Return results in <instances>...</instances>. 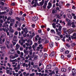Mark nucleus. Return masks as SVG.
Instances as JSON below:
<instances>
[{"mask_svg":"<svg viewBox=\"0 0 76 76\" xmlns=\"http://www.w3.org/2000/svg\"><path fill=\"white\" fill-rule=\"evenodd\" d=\"M52 25L53 26V28H56V23H53L52 24Z\"/></svg>","mask_w":76,"mask_h":76,"instance_id":"b1692460","label":"nucleus"},{"mask_svg":"<svg viewBox=\"0 0 76 76\" xmlns=\"http://www.w3.org/2000/svg\"><path fill=\"white\" fill-rule=\"evenodd\" d=\"M53 42H50L49 43V46L51 48L53 47Z\"/></svg>","mask_w":76,"mask_h":76,"instance_id":"dca6fc26","label":"nucleus"},{"mask_svg":"<svg viewBox=\"0 0 76 76\" xmlns=\"http://www.w3.org/2000/svg\"><path fill=\"white\" fill-rule=\"evenodd\" d=\"M72 73L73 75H75V74L76 73V70L75 69H73L72 70Z\"/></svg>","mask_w":76,"mask_h":76,"instance_id":"423d86ee","label":"nucleus"},{"mask_svg":"<svg viewBox=\"0 0 76 76\" xmlns=\"http://www.w3.org/2000/svg\"><path fill=\"white\" fill-rule=\"evenodd\" d=\"M68 16L69 19H72V15H70V14H68Z\"/></svg>","mask_w":76,"mask_h":76,"instance_id":"4be33fe9","label":"nucleus"},{"mask_svg":"<svg viewBox=\"0 0 76 76\" xmlns=\"http://www.w3.org/2000/svg\"><path fill=\"white\" fill-rule=\"evenodd\" d=\"M18 65V63H16L15 65H13L12 66L13 67H16V66Z\"/></svg>","mask_w":76,"mask_h":76,"instance_id":"37998d69","label":"nucleus"},{"mask_svg":"<svg viewBox=\"0 0 76 76\" xmlns=\"http://www.w3.org/2000/svg\"><path fill=\"white\" fill-rule=\"evenodd\" d=\"M50 52L51 53L50 55V57H54V51L52 50L50 51Z\"/></svg>","mask_w":76,"mask_h":76,"instance_id":"f03ea898","label":"nucleus"},{"mask_svg":"<svg viewBox=\"0 0 76 76\" xmlns=\"http://www.w3.org/2000/svg\"><path fill=\"white\" fill-rule=\"evenodd\" d=\"M70 52V51L69 50H66L65 51V54H68L69 53V52Z\"/></svg>","mask_w":76,"mask_h":76,"instance_id":"a211bd4d","label":"nucleus"},{"mask_svg":"<svg viewBox=\"0 0 76 76\" xmlns=\"http://www.w3.org/2000/svg\"><path fill=\"white\" fill-rule=\"evenodd\" d=\"M68 31L69 32V33L71 34V33H72L73 31H72V29H69L68 30Z\"/></svg>","mask_w":76,"mask_h":76,"instance_id":"a878e982","label":"nucleus"},{"mask_svg":"<svg viewBox=\"0 0 76 76\" xmlns=\"http://www.w3.org/2000/svg\"><path fill=\"white\" fill-rule=\"evenodd\" d=\"M57 34L58 35H60L61 34V32H60L58 31L57 32Z\"/></svg>","mask_w":76,"mask_h":76,"instance_id":"a19ab883","label":"nucleus"},{"mask_svg":"<svg viewBox=\"0 0 76 76\" xmlns=\"http://www.w3.org/2000/svg\"><path fill=\"white\" fill-rule=\"evenodd\" d=\"M66 38V37H63V39H62V40L64 41V42H65V40L64 39Z\"/></svg>","mask_w":76,"mask_h":76,"instance_id":"2f4dec72","label":"nucleus"},{"mask_svg":"<svg viewBox=\"0 0 76 76\" xmlns=\"http://www.w3.org/2000/svg\"><path fill=\"white\" fill-rule=\"evenodd\" d=\"M21 58H22V57L23 56V53L22 52L21 53Z\"/></svg>","mask_w":76,"mask_h":76,"instance_id":"8fccbe9b","label":"nucleus"},{"mask_svg":"<svg viewBox=\"0 0 76 76\" xmlns=\"http://www.w3.org/2000/svg\"><path fill=\"white\" fill-rule=\"evenodd\" d=\"M26 45H27V46H29L30 45H29V43H26Z\"/></svg>","mask_w":76,"mask_h":76,"instance_id":"c03bdc74","label":"nucleus"},{"mask_svg":"<svg viewBox=\"0 0 76 76\" xmlns=\"http://www.w3.org/2000/svg\"><path fill=\"white\" fill-rule=\"evenodd\" d=\"M56 69L57 70V71H56V73L57 74L58 73V68H56Z\"/></svg>","mask_w":76,"mask_h":76,"instance_id":"3c124183","label":"nucleus"},{"mask_svg":"<svg viewBox=\"0 0 76 76\" xmlns=\"http://www.w3.org/2000/svg\"><path fill=\"white\" fill-rule=\"evenodd\" d=\"M9 46H10V48H12V44H10L9 45Z\"/></svg>","mask_w":76,"mask_h":76,"instance_id":"79ce46f5","label":"nucleus"},{"mask_svg":"<svg viewBox=\"0 0 76 76\" xmlns=\"http://www.w3.org/2000/svg\"><path fill=\"white\" fill-rule=\"evenodd\" d=\"M23 13L21 11L20 12V15H22V14Z\"/></svg>","mask_w":76,"mask_h":76,"instance_id":"774afa93","label":"nucleus"},{"mask_svg":"<svg viewBox=\"0 0 76 76\" xmlns=\"http://www.w3.org/2000/svg\"><path fill=\"white\" fill-rule=\"evenodd\" d=\"M18 41V38L17 37L15 36L13 38V41Z\"/></svg>","mask_w":76,"mask_h":76,"instance_id":"9d476101","label":"nucleus"},{"mask_svg":"<svg viewBox=\"0 0 76 76\" xmlns=\"http://www.w3.org/2000/svg\"><path fill=\"white\" fill-rule=\"evenodd\" d=\"M28 29H27V28H24V30H23L24 32L26 34H27V32H29V31H28Z\"/></svg>","mask_w":76,"mask_h":76,"instance_id":"4468645a","label":"nucleus"},{"mask_svg":"<svg viewBox=\"0 0 76 76\" xmlns=\"http://www.w3.org/2000/svg\"><path fill=\"white\" fill-rule=\"evenodd\" d=\"M32 19L33 21H36V20H38V18L37 17H34L32 18Z\"/></svg>","mask_w":76,"mask_h":76,"instance_id":"7ed1b4c3","label":"nucleus"},{"mask_svg":"<svg viewBox=\"0 0 76 76\" xmlns=\"http://www.w3.org/2000/svg\"><path fill=\"white\" fill-rule=\"evenodd\" d=\"M6 24H7V23H5L4 24V25L3 26V27H5Z\"/></svg>","mask_w":76,"mask_h":76,"instance_id":"5fc2aeb1","label":"nucleus"},{"mask_svg":"<svg viewBox=\"0 0 76 76\" xmlns=\"http://www.w3.org/2000/svg\"><path fill=\"white\" fill-rule=\"evenodd\" d=\"M12 43L13 45H16V43L15 42H14L13 41L12 42Z\"/></svg>","mask_w":76,"mask_h":76,"instance_id":"49530a36","label":"nucleus"},{"mask_svg":"<svg viewBox=\"0 0 76 76\" xmlns=\"http://www.w3.org/2000/svg\"><path fill=\"white\" fill-rule=\"evenodd\" d=\"M33 67L34 68H37V67H38V65H34L33 66Z\"/></svg>","mask_w":76,"mask_h":76,"instance_id":"4c0bfd02","label":"nucleus"},{"mask_svg":"<svg viewBox=\"0 0 76 76\" xmlns=\"http://www.w3.org/2000/svg\"><path fill=\"white\" fill-rule=\"evenodd\" d=\"M38 32L39 33H41L42 32V30H38Z\"/></svg>","mask_w":76,"mask_h":76,"instance_id":"6e6d98bb","label":"nucleus"},{"mask_svg":"<svg viewBox=\"0 0 76 76\" xmlns=\"http://www.w3.org/2000/svg\"><path fill=\"white\" fill-rule=\"evenodd\" d=\"M6 73L7 74H9L10 73V71L9 70H6Z\"/></svg>","mask_w":76,"mask_h":76,"instance_id":"7c9ffc66","label":"nucleus"},{"mask_svg":"<svg viewBox=\"0 0 76 76\" xmlns=\"http://www.w3.org/2000/svg\"><path fill=\"white\" fill-rule=\"evenodd\" d=\"M65 28H63V31L64 32V33H65V34H66V35H68L69 34V32L68 30H67Z\"/></svg>","mask_w":76,"mask_h":76,"instance_id":"f257e3e1","label":"nucleus"},{"mask_svg":"<svg viewBox=\"0 0 76 76\" xmlns=\"http://www.w3.org/2000/svg\"><path fill=\"white\" fill-rule=\"evenodd\" d=\"M61 28H62L61 26H59V28H58V30L60 31L61 30Z\"/></svg>","mask_w":76,"mask_h":76,"instance_id":"c85d7f7f","label":"nucleus"},{"mask_svg":"<svg viewBox=\"0 0 76 76\" xmlns=\"http://www.w3.org/2000/svg\"><path fill=\"white\" fill-rule=\"evenodd\" d=\"M32 48H33V50H35V45H33L32 46Z\"/></svg>","mask_w":76,"mask_h":76,"instance_id":"13d9d810","label":"nucleus"},{"mask_svg":"<svg viewBox=\"0 0 76 76\" xmlns=\"http://www.w3.org/2000/svg\"><path fill=\"white\" fill-rule=\"evenodd\" d=\"M34 36H35V33H34V32H33L32 34V36L34 37Z\"/></svg>","mask_w":76,"mask_h":76,"instance_id":"69168bd1","label":"nucleus"},{"mask_svg":"<svg viewBox=\"0 0 76 76\" xmlns=\"http://www.w3.org/2000/svg\"><path fill=\"white\" fill-rule=\"evenodd\" d=\"M14 34L15 35H17L18 34V31H15L14 33Z\"/></svg>","mask_w":76,"mask_h":76,"instance_id":"a18cd8bd","label":"nucleus"},{"mask_svg":"<svg viewBox=\"0 0 76 76\" xmlns=\"http://www.w3.org/2000/svg\"><path fill=\"white\" fill-rule=\"evenodd\" d=\"M20 51H23V48L22 47H20Z\"/></svg>","mask_w":76,"mask_h":76,"instance_id":"e433bc0d","label":"nucleus"},{"mask_svg":"<svg viewBox=\"0 0 76 76\" xmlns=\"http://www.w3.org/2000/svg\"><path fill=\"white\" fill-rule=\"evenodd\" d=\"M64 50V48H61L60 50L61 52H63Z\"/></svg>","mask_w":76,"mask_h":76,"instance_id":"c756f323","label":"nucleus"},{"mask_svg":"<svg viewBox=\"0 0 76 76\" xmlns=\"http://www.w3.org/2000/svg\"><path fill=\"white\" fill-rule=\"evenodd\" d=\"M20 65L18 64L17 66V68L15 67L14 69H17L18 70H19L20 69Z\"/></svg>","mask_w":76,"mask_h":76,"instance_id":"f3484780","label":"nucleus"},{"mask_svg":"<svg viewBox=\"0 0 76 76\" xmlns=\"http://www.w3.org/2000/svg\"><path fill=\"white\" fill-rule=\"evenodd\" d=\"M71 57V55L70 54H69L67 55V57H68L69 58H70V57Z\"/></svg>","mask_w":76,"mask_h":76,"instance_id":"052dcab7","label":"nucleus"},{"mask_svg":"<svg viewBox=\"0 0 76 76\" xmlns=\"http://www.w3.org/2000/svg\"><path fill=\"white\" fill-rule=\"evenodd\" d=\"M71 45L72 47H74L75 45V43H72L71 44Z\"/></svg>","mask_w":76,"mask_h":76,"instance_id":"58836bf2","label":"nucleus"},{"mask_svg":"<svg viewBox=\"0 0 76 76\" xmlns=\"http://www.w3.org/2000/svg\"><path fill=\"white\" fill-rule=\"evenodd\" d=\"M40 47H38L37 48V50H38V51H39V49H40Z\"/></svg>","mask_w":76,"mask_h":76,"instance_id":"bf43d9fd","label":"nucleus"},{"mask_svg":"<svg viewBox=\"0 0 76 76\" xmlns=\"http://www.w3.org/2000/svg\"><path fill=\"white\" fill-rule=\"evenodd\" d=\"M0 4H1V5H4V3L3 2H1Z\"/></svg>","mask_w":76,"mask_h":76,"instance_id":"4d7b16f0","label":"nucleus"},{"mask_svg":"<svg viewBox=\"0 0 76 76\" xmlns=\"http://www.w3.org/2000/svg\"><path fill=\"white\" fill-rule=\"evenodd\" d=\"M17 53L19 55V54H20V51L17 50Z\"/></svg>","mask_w":76,"mask_h":76,"instance_id":"864d4df0","label":"nucleus"},{"mask_svg":"<svg viewBox=\"0 0 76 76\" xmlns=\"http://www.w3.org/2000/svg\"><path fill=\"white\" fill-rule=\"evenodd\" d=\"M10 58H12V59H13V55H11L10 56Z\"/></svg>","mask_w":76,"mask_h":76,"instance_id":"338daca9","label":"nucleus"},{"mask_svg":"<svg viewBox=\"0 0 76 76\" xmlns=\"http://www.w3.org/2000/svg\"><path fill=\"white\" fill-rule=\"evenodd\" d=\"M44 3V0H42V1L39 3V4L40 6H42Z\"/></svg>","mask_w":76,"mask_h":76,"instance_id":"9b49d317","label":"nucleus"},{"mask_svg":"<svg viewBox=\"0 0 76 76\" xmlns=\"http://www.w3.org/2000/svg\"><path fill=\"white\" fill-rule=\"evenodd\" d=\"M57 11L55 9L53 10L52 12V13L53 14L56 13H57Z\"/></svg>","mask_w":76,"mask_h":76,"instance_id":"5701e85b","label":"nucleus"},{"mask_svg":"<svg viewBox=\"0 0 76 76\" xmlns=\"http://www.w3.org/2000/svg\"><path fill=\"white\" fill-rule=\"evenodd\" d=\"M15 47V50H18V49H19V48L20 47V45H19L18 44H17L16 45Z\"/></svg>","mask_w":76,"mask_h":76,"instance_id":"0eeeda50","label":"nucleus"},{"mask_svg":"<svg viewBox=\"0 0 76 76\" xmlns=\"http://www.w3.org/2000/svg\"><path fill=\"white\" fill-rule=\"evenodd\" d=\"M48 55L46 53H45L44 55V58H46L47 57Z\"/></svg>","mask_w":76,"mask_h":76,"instance_id":"c9c22d12","label":"nucleus"},{"mask_svg":"<svg viewBox=\"0 0 76 76\" xmlns=\"http://www.w3.org/2000/svg\"><path fill=\"white\" fill-rule=\"evenodd\" d=\"M10 54H14L15 53V49H11L10 50Z\"/></svg>","mask_w":76,"mask_h":76,"instance_id":"39448f33","label":"nucleus"},{"mask_svg":"<svg viewBox=\"0 0 76 76\" xmlns=\"http://www.w3.org/2000/svg\"><path fill=\"white\" fill-rule=\"evenodd\" d=\"M66 21H67V22H69L70 21V20L68 18H66Z\"/></svg>","mask_w":76,"mask_h":76,"instance_id":"ea45409f","label":"nucleus"},{"mask_svg":"<svg viewBox=\"0 0 76 76\" xmlns=\"http://www.w3.org/2000/svg\"><path fill=\"white\" fill-rule=\"evenodd\" d=\"M72 28H75V23H72Z\"/></svg>","mask_w":76,"mask_h":76,"instance_id":"cd10ccee","label":"nucleus"},{"mask_svg":"<svg viewBox=\"0 0 76 76\" xmlns=\"http://www.w3.org/2000/svg\"><path fill=\"white\" fill-rule=\"evenodd\" d=\"M52 7V4H51V3L49 2L48 3V5L47 6L48 9H50V7Z\"/></svg>","mask_w":76,"mask_h":76,"instance_id":"20e7f679","label":"nucleus"},{"mask_svg":"<svg viewBox=\"0 0 76 76\" xmlns=\"http://www.w3.org/2000/svg\"><path fill=\"white\" fill-rule=\"evenodd\" d=\"M5 13V12H1L0 13L1 15H4Z\"/></svg>","mask_w":76,"mask_h":76,"instance_id":"680f3d73","label":"nucleus"},{"mask_svg":"<svg viewBox=\"0 0 76 76\" xmlns=\"http://www.w3.org/2000/svg\"><path fill=\"white\" fill-rule=\"evenodd\" d=\"M10 32H11V33H13V32H14V30H13V29H12L11 27L10 26Z\"/></svg>","mask_w":76,"mask_h":76,"instance_id":"1a4fd4ad","label":"nucleus"},{"mask_svg":"<svg viewBox=\"0 0 76 76\" xmlns=\"http://www.w3.org/2000/svg\"><path fill=\"white\" fill-rule=\"evenodd\" d=\"M55 38L56 40L57 41H58L60 39V38L59 37L56 36L55 37Z\"/></svg>","mask_w":76,"mask_h":76,"instance_id":"2eb2a0df","label":"nucleus"},{"mask_svg":"<svg viewBox=\"0 0 76 76\" xmlns=\"http://www.w3.org/2000/svg\"><path fill=\"white\" fill-rule=\"evenodd\" d=\"M55 73V72L54 71H53L52 73H50V75H52L53 74H54Z\"/></svg>","mask_w":76,"mask_h":76,"instance_id":"72a5a7b5","label":"nucleus"},{"mask_svg":"<svg viewBox=\"0 0 76 76\" xmlns=\"http://www.w3.org/2000/svg\"><path fill=\"white\" fill-rule=\"evenodd\" d=\"M23 74L24 76H28L29 75V73H28L26 74V73L25 72H23Z\"/></svg>","mask_w":76,"mask_h":76,"instance_id":"6e6552de","label":"nucleus"},{"mask_svg":"<svg viewBox=\"0 0 76 76\" xmlns=\"http://www.w3.org/2000/svg\"><path fill=\"white\" fill-rule=\"evenodd\" d=\"M1 60H3V59H4V58L2 56H1L0 58Z\"/></svg>","mask_w":76,"mask_h":76,"instance_id":"0e129e2a","label":"nucleus"},{"mask_svg":"<svg viewBox=\"0 0 76 76\" xmlns=\"http://www.w3.org/2000/svg\"><path fill=\"white\" fill-rule=\"evenodd\" d=\"M7 66H9V67H10V66H11V65L9 64V63H8Z\"/></svg>","mask_w":76,"mask_h":76,"instance_id":"e2e57ef3","label":"nucleus"},{"mask_svg":"<svg viewBox=\"0 0 76 76\" xmlns=\"http://www.w3.org/2000/svg\"><path fill=\"white\" fill-rule=\"evenodd\" d=\"M61 71L63 72H65L66 71V69L64 68H62L61 69Z\"/></svg>","mask_w":76,"mask_h":76,"instance_id":"393cba45","label":"nucleus"},{"mask_svg":"<svg viewBox=\"0 0 76 76\" xmlns=\"http://www.w3.org/2000/svg\"><path fill=\"white\" fill-rule=\"evenodd\" d=\"M15 56L16 57H19V55H18L17 54H15Z\"/></svg>","mask_w":76,"mask_h":76,"instance_id":"09e8293b","label":"nucleus"},{"mask_svg":"<svg viewBox=\"0 0 76 76\" xmlns=\"http://www.w3.org/2000/svg\"><path fill=\"white\" fill-rule=\"evenodd\" d=\"M59 7H60V8H61V6H63V3L60 2H59Z\"/></svg>","mask_w":76,"mask_h":76,"instance_id":"bb28decb","label":"nucleus"},{"mask_svg":"<svg viewBox=\"0 0 76 76\" xmlns=\"http://www.w3.org/2000/svg\"><path fill=\"white\" fill-rule=\"evenodd\" d=\"M72 16H73L74 19H75L76 20V15H75V14H73V13H72Z\"/></svg>","mask_w":76,"mask_h":76,"instance_id":"ddd939ff","label":"nucleus"},{"mask_svg":"<svg viewBox=\"0 0 76 76\" xmlns=\"http://www.w3.org/2000/svg\"><path fill=\"white\" fill-rule=\"evenodd\" d=\"M51 67V65H49L46 66V69H50Z\"/></svg>","mask_w":76,"mask_h":76,"instance_id":"f8f14e48","label":"nucleus"},{"mask_svg":"<svg viewBox=\"0 0 76 76\" xmlns=\"http://www.w3.org/2000/svg\"><path fill=\"white\" fill-rule=\"evenodd\" d=\"M20 36L21 37V33L20 32H19V37L18 38H20Z\"/></svg>","mask_w":76,"mask_h":76,"instance_id":"473e14b6","label":"nucleus"},{"mask_svg":"<svg viewBox=\"0 0 76 76\" xmlns=\"http://www.w3.org/2000/svg\"><path fill=\"white\" fill-rule=\"evenodd\" d=\"M67 24L69 26H70V25H72V20H71L69 21L68 22Z\"/></svg>","mask_w":76,"mask_h":76,"instance_id":"412c9836","label":"nucleus"},{"mask_svg":"<svg viewBox=\"0 0 76 76\" xmlns=\"http://www.w3.org/2000/svg\"><path fill=\"white\" fill-rule=\"evenodd\" d=\"M66 46L68 48H69L70 47V46L69 44H66Z\"/></svg>","mask_w":76,"mask_h":76,"instance_id":"de8ad7c7","label":"nucleus"},{"mask_svg":"<svg viewBox=\"0 0 76 76\" xmlns=\"http://www.w3.org/2000/svg\"><path fill=\"white\" fill-rule=\"evenodd\" d=\"M50 32L51 34H56V32H55L54 30L53 29L51 30L50 31Z\"/></svg>","mask_w":76,"mask_h":76,"instance_id":"6ab92c4d","label":"nucleus"},{"mask_svg":"<svg viewBox=\"0 0 76 76\" xmlns=\"http://www.w3.org/2000/svg\"><path fill=\"white\" fill-rule=\"evenodd\" d=\"M35 75V73H32L30 74V76H33Z\"/></svg>","mask_w":76,"mask_h":76,"instance_id":"f704fd0d","label":"nucleus"},{"mask_svg":"<svg viewBox=\"0 0 76 76\" xmlns=\"http://www.w3.org/2000/svg\"><path fill=\"white\" fill-rule=\"evenodd\" d=\"M35 54V52H34L33 53V55H32V56H30V55H28V58H29V57H31V58H34V55Z\"/></svg>","mask_w":76,"mask_h":76,"instance_id":"aec40b11","label":"nucleus"},{"mask_svg":"<svg viewBox=\"0 0 76 76\" xmlns=\"http://www.w3.org/2000/svg\"><path fill=\"white\" fill-rule=\"evenodd\" d=\"M10 22H14L15 21V20L14 19H11L10 20Z\"/></svg>","mask_w":76,"mask_h":76,"instance_id":"603ef678","label":"nucleus"}]
</instances>
